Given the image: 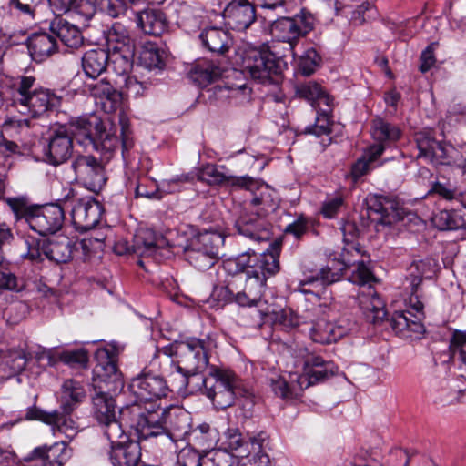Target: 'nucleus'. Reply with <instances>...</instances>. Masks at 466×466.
Segmentation results:
<instances>
[{"instance_id": "f257e3e1", "label": "nucleus", "mask_w": 466, "mask_h": 466, "mask_svg": "<svg viewBox=\"0 0 466 466\" xmlns=\"http://www.w3.org/2000/svg\"><path fill=\"white\" fill-rule=\"evenodd\" d=\"M343 233V239L346 243V248H343L339 258H334L332 266L327 265L316 273L307 277L300 282L301 291L304 293H313L314 291L306 289V286L320 290L324 286L331 285L340 279L343 271L353 266L354 268L349 278V281L359 286L357 297H352L358 302L360 309L363 311L366 318L378 324L382 321L387 312L385 310V304L379 297L377 292L372 288V283L376 282V278L370 269V268L363 262L355 264L350 258L352 250L359 253L356 248L354 239L357 236V228L353 223L346 222L341 227Z\"/></svg>"}, {"instance_id": "f03ea898", "label": "nucleus", "mask_w": 466, "mask_h": 466, "mask_svg": "<svg viewBox=\"0 0 466 466\" xmlns=\"http://www.w3.org/2000/svg\"><path fill=\"white\" fill-rule=\"evenodd\" d=\"M123 350L122 345L112 342L99 348L95 354L97 364L94 369L92 410L99 423L107 422L119 413L113 394L124 388L122 374L116 365Z\"/></svg>"}, {"instance_id": "7ed1b4c3", "label": "nucleus", "mask_w": 466, "mask_h": 466, "mask_svg": "<svg viewBox=\"0 0 466 466\" xmlns=\"http://www.w3.org/2000/svg\"><path fill=\"white\" fill-rule=\"evenodd\" d=\"M212 339L205 338L187 337L180 341H176L169 348L163 349L165 355L161 362L170 364L175 372L173 386L177 391L187 390L189 385H181V377L192 379L202 377L209 363V354L213 349Z\"/></svg>"}, {"instance_id": "20e7f679", "label": "nucleus", "mask_w": 466, "mask_h": 466, "mask_svg": "<svg viewBox=\"0 0 466 466\" xmlns=\"http://www.w3.org/2000/svg\"><path fill=\"white\" fill-rule=\"evenodd\" d=\"M139 440L161 438L165 444L187 443L191 431L190 417L182 410H167L153 405L152 410L141 412L136 424Z\"/></svg>"}, {"instance_id": "39448f33", "label": "nucleus", "mask_w": 466, "mask_h": 466, "mask_svg": "<svg viewBox=\"0 0 466 466\" xmlns=\"http://www.w3.org/2000/svg\"><path fill=\"white\" fill-rule=\"evenodd\" d=\"M279 253L280 244L277 241L270 243L259 256L253 252L255 263L247 269L243 286L235 295V302L238 305L253 307L261 301L267 279L279 271Z\"/></svg>"}, {"instance_id": "423d86ee", "label": "nucleus", "mask_w": 466, "mask_h": 466, "mask_svg": "<svg viewBox=\"0 0 466 466\" xmlns=\"http://www.w3.org/2000/svg\"><path fill=\"white\" fill-rule=\"evenodd\" d=\"M181 379V385H189L186 391L200 390L218 410L231 407L241 391L240 380L233 371L214 365L209 367L207 376Z\"/></svg>"}, {"instance_id": "0eeeda50", "label": "nucleus", "mask_w": 466, "mask_h": 466, "mask_svg": "<svg viewBox=\"0 0 466 466\" xmlns=\"http://www.w3.org/2000/svg\"><path fill=\"white\" fill-rule=\"evenodd\" d=\"M406 280L410 289L409 309L395 311L390 319V326L401 338L420 339L425 331L421 319L431 291L418 277L406 278Z\"/></svg>"}, {"instance_id": "6e6552de", "label": "nucleus", "mask_w": 466, "mask_h": 466, "mask_svg": "<svg viewBox=\"0 0 466 466\" xmlns=\"http://www.w3.org/2000/svg\"><path fill=\"white\" fill-rule=\"evenodd\" d=\"M76 139L85 148H92L100 152L105 158L109 159L113 153L122 148V157L127 158V151L132 147L133 142L124 133L120 140L116 134L106 130L101 121L96 117H77L73 123Z\"/></svg>"}, {"instance_id": "1a4fd4ad", "label": "nucleus", "mask_w": 466, "mask_h": 466, "mask_svg": "<svg viewBox=\"0 0 466 466\" xmlns=\"http://www.w3.org/2000/svg\"><path fill=\"white\" fill-rule=\"evenodd\" d=\"M235 64L243 74L261 84H278L284 67L282 59L275 54L255 47L238 48Z\"/></svg>"}, {"instance_id": "9d476101", "label": "nucleus", "mask_w": 466, "mask_h": 466, "mask_svg": "<svg viewBox=\"0 0 466 466\" xmlns=\"http://www.w3.org/2000/svg\"><path fill=\"white\" fill-rule=\"evenodd\" d=\"M34 76H21L15 86L14 102L21 114L38 117L60 106V97L48 89L34 88Z\"/></svg>"}, {"instance_id": "9b49d317", "label": "nucleus", "mask_w": 466, "mask_h": 466, "mask_svg": "<svg viewBox=\"0 0 466 466\" xmlns=\"http://www.w3.org/2000/svg\"><path fill=\"white\" fill-rule=\"evenodd\" d=\"M225 238L218 232L204 231L187 238L185 243H178L185 258L198 270L210 268L219 258Z\"/></svg>"}, {"instance_id": "f8f14e48", "label": "nucleus", "mask_w": 466, "mask_h": 466, "mask_svg": "<svg viewBox=\"0 0 466 466\" xmlns=\"http://www.w3.org/2000/svg\"><path fill=\"white\" fill-rule=\"evenodd\" d=\"M418 158L432 165L451 166L465 173L466 158L452 145L436 140L427 133L416 135Z\"/></svg>"}, {"instance_id": "ddd939ff", "label": "nucleus", "mask_w": 466, "mask_h": 466, "mask_svg": "<svg viewBox=\"0 0 466 466\" xmlns=\"http://www.w3.org/2000/svg\"><path fill=\"white\" fill-rule=\"evenodd\" d=\"M76 118L70 120L68 125H61L50 129L43 147V159L52 166H59L66 162L73 153V138L76 137L72 123Z\"/></svg>"}, {"instance_id": "4468645a", "label": "nucleus", "mask_w": 466, "mask_h": 466, "mask_svg": "<svg viewBox=\"0 0 466 466\" xmlns=\"http://www.w3.org/2000/svg\"><path fill=\"white\" fill-rule=\"evenodd\" d=\"M66 211H70L75 228L83 233L93 229L102 217V207L91 198H78L69 194L64 198Z\"/></svg>"}, {"instance_id": "2eb2a0df", "label": "nucleus", "mask_w": 466, "mask_h": 466, "mask_svg": "<svg viewBox=\"0 0 466 466\" xmlns=\"http://www.w3.org/2000/svg\"><path fill=\"white\" fill-rule=\"evenodd\" d=\"M128 388L136 398V402H151V408L148 410H152V406L156 405L154 402L167 397L170 391L167 382L162 376L147 370L134 377Z\"/></svg>"}, {"instance_id": "dca6fc26", "label": "nucleus", "mask_w": 466, "mask_h": 466, "mask_svg": "<svg viewBox=\"0 0 466 466\" xmlns=\"http://www.w3.org/2000/svg\"><path fill=\"white\" fill-rule=\"evenodd\" d=\"M64 198L56 203L36 207L27 215L28 227L41 236L55 235L65 221Z\"/></svg>"}, {"instance_id": "f3484780", "label": "nucleus", "mask_w": 466, "mask_h": 466, "mask_svg": "<svg viewBox=\"0 0 466 466\" xmlns=\"http://www.w3.org/2000/svg\"><path fill=\"white\" fill-rule=\"evenodd\" d=\"M314 16L308 11L301 10L292 17H280L272 25V32L282 42L294 44L302 36L309 33L314 27Z\"/></svg>"}, {"instance_id": "a211bd4d", "label": "nucleus", "mask_w": 466, "mask_h": 466, "mask_svg": "<svg viewBox=\"0 0 466 466\" xmlns=\"http://www.w3.org/2000/svg\"><path fill=\"white\" fill-rule=\"evenodd\" d=\"M75 180L90 191H100L106 182L105 168L93 156L81 155L71 163Z\"/></svg>"}, {"instance_id": "6ab92c4d", "label": "nucleus", "mask_w": 466, "mask_h": 466, "mask_svg": "<svg viewBox=\"0 0 466 466\" xmlns=\"http://www.w3.org/2000/svg\"><path fill=\"white\" fill-rule=\"evenodd\" d=\"M24 419L26 420H40L51 425L54 431H57L63 433L69 441L73 440L78 432L76 422L70 417V414H66L63 410L61 412L58 410L46 412L36 406H33L25 410Z\"/></svg>"}, {"instance_id": "aec40b11", "label": "nucleus", "mask_w": 466, "mask_h": 466, "mask_svg": "<svg viewBox=\"0 0 466 466\" xmlns=\"http://www.w3.org/2000/svg\"><path fill=\"white\" fill-rule=\"evenodd\" d=\"M72 456L65 441L35 447L25 457L31 466H63Z\"/></svg>"}, {"instance_id": "412c9836", "label": "nucleus", "mask_w": 466, "mask_h": 466, "mask_svg": "<svg viewBox=\"0 0 466 466\" xmlns=\"http://www.w3.org/2000/svg\"><path fill=\"white\" fill-rule=\"evenodd\" d=\"M225 25L232 30L245 31L256 21V6L248 0H231L223 10Z\"/></svg>"}, {"instance_id": "4be33fe9", "label": "nucleus", "mask_w": 466, "mask_h": 466, "mask_svg": "<svg viewBox=\"0 0 466 466\" xmlns=\"http://www.w3.org/2000/svg\"><path fill=\"white\" fill-rule=\"evenodd\" d=\"M234 227L239 235L257 242L268 241L271 236L268 224L258 211L242 212L236 218Z\"/></svg>"}, {"instance_id": "5701e85b", "label": "nucleus", "mask_w": 466, "mask_h": 466, "mask_svg": "<svg viewBox=\"0 0 466 466\" xmlns=\"http://www.w3.org/2000/svg\"><path fill=\"white\" fill-rule=\"evenodd\" d=\"M354 324L348 319H339L336 322L319 319L309 329V337L319 344H330L346 336Z\"/></svg>"}, {"instance_id": "b1692460", "label": "nucleus", "mask_w": 466, "mask_h": 466, "mask_svg": "<svg viewBox=\"0 0 466 466\" xmlns=\"http://www.w3.org/2000/svg\"><path fill=\"white\" fill-rule=\"evenodd\" d=\"M369 216L377 224L391 226L401 218L398 204L394 200L383 197L373 196L368 199Z\"/></svg>"}, {"instance_id": "393cba45", "label": "nucleus", "mask_w": 466, "mask_h": 466, "mask_svg": "<svg viewBox=\"0 0 466 466\" xmlns=\"http://www.w3.org/2000/svg\"><path fill=\"white\" fill-rule=\"evenodd\" d=\"M87 88L95 97L96 104L100 106L105 113L111 114L119 106L122 99L121 93L114 87L109 80L101 79L88 84Z\"/></svg>"}, {"instance_id": "a878e982", "label": "nucleus", "mask_w": 466, "mask_h": 466, "mask_svg": "<svg viewBox=\"0 0 466 466\" xmlns=\"http://www.w3.org/2000/svg\"><path fill=\"white\" fill-rule=\"evenodd\" d=\"M167 241L162 236H158L150 228L138 229L134 238L132 244V251L138 257H152L160 253L165 248Z\"/></svg>"}, {"instance_id": "bb28decb", "label": "nucleus", "mask_w": 466, "mask_h": 466, "mask_svg": "<svg viewBox=\"0 0 466 466\" xmlns=\"http://www.w3.org/2000/svg\"><path fill=\"white\" fill-rule=\"evenodd\" d=\"M49 5L57 16L70 14L79 22H88L96 14V5L90 0H48Z\"/></svg>"}, {"instance_id": "cd10ccee", "label": "nucleus", "mask_w": 466, "mask_h": 466, "mask_svg": "<svg viewBox=\"0 0 466 466\" xmlns=\"http://www.w3.org/2000/svg\"><path fill=\"white\" fill-rule=\"evenodd\" d=\"M198 179L209 185H218L225 183L226 181H230L232 185L248 190H252L253 187H257V182L251 177L243 176L228 177L220 171L218 166L213 164H207L203 166L198 173Z\"/></svg>"}, {"instance_id": "c85d7f7f", "label": "nucleus", "mask_w": 466, "mask_h": 466, "mask_svg": "<svg viewBox=\"0 0 466 466\" xmlns=\"http://www.w3.org/2000/svg\"><path fill=\"white\" fill-rule=\"evenodd\" d=\"M198 38L205 48L217 55H225L233 46L230 33L222 27H208L199 34Z\"/></svg>"}, {"instance_id": "c756f323", "label": "nucleus", "mask_w": 466, "mask_h": 466, "mask_svg": "<svg viewBox=\"0 0 466 466\" xmlns=\"http://www.w3.org/2000/svg\"><path fill=\"white\" fill-rule=\"evenodd\" d=\"M251 261L255 262V257L251 255L250 249L224 260L221 271L225 275V279L242 288L247 269L252 266Z\"/></svg>"}, {"instance_id": "7c9ffc66", "label": "nucleus", "mask_w": 466, "mask_h": 466, "mask_svg": "<svg viewBox=\"0 0 466 466\" xmlns=\"http://www.w3.org/2000/svg\"><path fill=\"white\" fill-rule=\"evenodd\" d=\"M337 368L332 361L324 360L320 356L308 355L304 361V377L309 387L333 375Z\"/></svg>"}, {"instance_id": "2f4dec72", "label": "nucleus", "mask_w": 466, "mask_h": 466, "mask_svg": "<svg viewBox=\"0 0 466 466\" xmlns=\"http://www.w3.org/2000/svg\"><path fill=\"white\" fill-rule=\"evenodd\" d=\"M137 26L145 34L159 36L167 29L166 15L159 10L146 9L135 15Z\"/></svg>"}, {"instance_id": "473e14b6", "label": "nucleus", "mask_w": 466, "mask_h": 466, "mask_svg": "<svg viewBox=\"0 0 466 466\" xmlns=\"http://www.w3.org/2000/svg\"><path fill=\"white\" fill-rule=\"evenodd\" d=\"M27 360L26 353L21 348H0V378L8 379L20 373L25 368Z\"/></svg>"}, {"instance_id": "72a5a7b5", "label": "nucleus", "mask_w": 466, "mask_h": 466, "mask_svg": "<svg viewBox=\"0 0 466 466\" xmlns=\"http://www.w3.org/2000/svg\"><path fill=\"white\" fill-rule=\"evenodd\" d=\"M73 245L66 235H56L44 241L45 258L56 263H66L72 257Z\"/></svg>"}, {"instance_id": "f704fd0d", "label": "nucleus", "mask_w": 466, "mask_h": 466, "mask_svg": "<svg viewBox=\"0 0 466 466\" xmlns=\"http://www.w3.org/2000/svg\"><path fill=\"white\" fill-rule=\"evenodd\" d=\"M140 458L141 448L136 441L131 440L110 448L109 460L113 466H137Z\"/></svg>"}, {"instance_id": "c9c22d12", "label": "nucleus", "mask_w": 466, "mask_h": 466, "mask_svg": "<svg viewBox=\"0 0 466 466\" xmlns=\"http://www.w3.org/2000/svg\"><path fill=\"white\" fill-rule=\"evenodd\" d=\"M50 30L69 48H79L84 43V37L78 27L60 16H56L51 22Z\"/></svg>"}, {"instance_id": "e433bc0d", "label": "nucleus", "mask_w": 466, "mask_h": 466, "mask_svg": "<svg viewBox=\"0 0 466 466\" xmlns=\"http://www.w3.org/2000/svg\"><path fill=\"white\" fill-rule=\"evenodd\" d=\"M28 50L35 61L46 60L57 50L55 35L46 32L33 34L28 38Z\"/></svg>"}, {"instance_id": "4c0bfd02", "label": "nucleus", "mask_w": 466, "mask_h": 466, "mask_svg": "<svg viewBox=\"0 0 466 466\" xmlns=\"http://www.w3.org/2000/svg\"><path fill=\"white\" fill-rule=\"evenodd\" d=\"M433 226L440 230L466 231V207L461 206L458 209H443L434 214L431 218Z\"/></svg>"}, {"instance_id": "58836bf2", "label": "nucleus", "mask_w": 466, "mask_h": 466, "mask_svg": "<svg viewBox=\"0 0 466 466\" xmlns=\"http://www.w3.org/2000/svg\"><path fill=\"white\" fill-rule=\"evenodd\" d=\"M304 377H299L298 373H289V380L283 376L277 380H271V387L274 393L282 399L298 397L302 390L309 388Z\"/></svg>"}, {"instance_id": "ea45409f", "label": "nucleus", "mask_w": 466, "mask_h": 466, "mask_svg": "<svg viewBox=\"0 0 466 466\" xmlns=\"http://www.w3.org/2000/svg\"><path fill=\"white\" fill-rule=\"evenodd\" d=\"M218 441L219 433L218 430L204 422L191 430L187 444L195 446L201 451H208L215 449Z\"/></svg>"}, {"instance_id": "a19ab883", "label": "nucleus", "mask_w": 466, "mask_h": 466, "mask_svg": "<svg viewBox=\"0 0 466 466\" xmlns=\"http://www.w3.org/2000/svg\"><path fill=\"white\" fill-rule=\"evenodd\" d=\"M109 59L110 56L107 50L90 49L82 56V68L86 76L96 79L106 70Z\"/></svg>"}, {"instance_id": "79ce46f5", "label": "nucleus", "mask_w": 466, "mask_h": 466, "mask_svg": "<svg viewBox=\"0 0 466 466\" xmlns=\"http://www.w3.org/2000/svg\"><path fill=\"white\" fill-rule=\"evenodd\" d=\"M85 390L79 381L66 380L61 388L60 408L66 414L73 410L83 401Z\"/></svg>"}, {"instance_id": "37998d69", "label": "nucleus", "mask_w": 466, "mask_h": 466, "mask_svg": "<svg viewBox=\"0 0 466 466\" xmlns=\"http://www.w3.org/2000/svg\"><path fill=\"white\" fill-rule=\"evenodd\" d=\"M107 51L135 50V41L129 30L120 23H114L106 33Z\"/></svg>"}, {"instance_id": "c03bdc74", "label": "nucleus", "mask_w": 466, "mask_h": 466, "mask_svg": "<svg viewBox=\"0 0 466 466\" xmlns=\"http://www.w3.org/2000/svg\"><path fill=\"white\" fill-rule=\"evenodd\" d=\"M385 150L382 144H373L370 146L363 153L360 158L352 166L351 174L354 178H360L365 175L370 168L375 167V163L381 157Z\"/></svg>"}, {"instance_id": "a18cd8bd", "label": "nucleus", "mask_w": 466, "mask_h": 466, "mask_svg": "<svg viewBox=\"0 0 466 466\" xmlns=\"http://www.w3.org/2000/svg\"><path fill=\"white\" fill-rule=\"evenodd\" d=\"M222 74L219 66L209 61H199L190 70V78L199 86L205 87Z\"/></svg>"}, {"instance_id": "49530a36", "label": "nucleus", "mask_w": 466, "mask_h": 466, "mask_svg": "<svg viewBox=\"0 0 466 466\" xmlns=\"http://www.w3.org/2000/svg\"><path fill=\"white\" fill-rule=\"evenodd\" d=\"M221 445L223 451L228 454L232 453L236 457H248L249 455L248 442L238 429H228L225 432Z\"/></svg>"}, {"instance_id": "de8ad7c7", "label": "nucleus", "mask_w": 466, "mask_h": 466, "mask_svg": "<svg viewBox=\"0 0 466 466\" xmlns=\"http://www.w3.org/2000/svg\"><path fill=\"white\" fill-rule=\"evenodd\" d=\"M371 136L374 140L381 144L383 142H395L400 137V129L382 118H376L372 121Z\"/></svg>"}, {"instance_id": "09e8293b", "label": "nucleus", "mask_w": 466, "mask_h": 466, "mask_svg": "<svg viewBox=\"0 0 466 466\" xmlns=\"http://www.w3.org/2000/svg\"><path fill=\"white\" fill-rule=\"evenodd\" d=\"M241 287L224 279L223 284L215 285L210 295V299L215 304L213 307L222 308L228 303L235 302V295Z\"/></svg>"}, {"instance_id": "8fccbe9b", "label": "nucleus", "mask_w": 466, "mask_h": 466, "mask_svg": "<svg viewBox=\"0 0 466 466\" xmlns=\"http://www.w3.org/2000/svg\"><path fill=\"white\" fill-rule=\"evenodd\" d=\"M108 66L118 76H126L133 67L135 50L108 51Z\"/></svg>"}, {"instance_id": "3c124183", "label": "nucleus", "mask_w": 466, "mask_h": 466, "mask_svg": "<svg viewBox=\"0 0 466 466\" xmlns=\"http://www.w3.org/2000/svg\"><path fill=\"white\" fill-rule=\"evenodd\" d=\"M250 445L252 450L251 464L253 466H268L270 464V458L266 451L268 445L266 434L261 432L250 438Z\"/></svg>"}, {"instance_id": "603ef678", "label": "nucleus", "mask_w": 466, "mask_h": 466, "mask_svg": "<svg viewBox=\"0 0 466 466\" xmlns=\"http://www.w3.org/2000/svg\"><path fill=\"white\" fill-rule=\"evenodd\" d=\"M450 350L452 358L460 361L459 369L461 371V376L466 379V330L454 331L451 340Z\"/></svg>"}, {"instance_id": "864d4df0", "label": "nucleus", "mask_w": 466, "mask_h": 466, "mask_svg": "<svg viewBox=\"0 0 466 466\" xmlns=\"http://www.w3.org/2000/svg\"><path fill=\"white\" fill-rule=\"evenodd\" d=\"M166 57V52L153 43H147L140 55L141 63L149 69L162 68Z\"/></svg>"}, {"instance_id": "5fc2aeb1", "label": "nucleus", "mask_w": 466, "mask_h": 466, "mask_svg": "<svg viewBox=\"0 0 466 466\" xmlns=\"http://www.w3.org/2000/svg\"><path fill=\"white\" fill-rule=\"evenodd\" d=\"M177 15V24L186 31H193L198 28L201 22V17L194 13L191 6L186 4H180L175 9Z\"/></svg>"}, {"instance_id": "6e6d98bb", "label": "nucleus", "mask_w": 466, "mask_h": 466, "mask_svg": "<svg viewBox=\"0 0 466 466\" xmlns=\"http://www.w3.org/2000/svg\"><path fill=\"white\" fill-rule=\"evenodd\" d=\"M100 424L104 426V434L110 443V448L131 441L124 431L122 424L117 420V417L107 422H101Z\"/></svg>"}, {"instance_id": "4d7b16f0", "label": "nucleus", "mask_w": 466, "mask_h": 466, "mask_svg": "<svg viewBox=\"0 0 466 466\" xmlns=\"http://www.w3.org/2000/svg\"><path fill=\"white\" fill-rule=\"evenodd\" d=\"M44 241H46V239H38L31 236L25 238V247L21 257L32 262L42 261L45 257Z\"/></svg>"}, {"instance_id": "13d9d810", "label": "nucleus", "mask_w": 466, "mask_h": 466, "mask_svg": "<svg viewBox=\"0 0 466 466\" xmlns=\"http://www.w3.org/2000/svg\"><path fill=\"white\" fill-rule=\"evenodd\" d=\"M331 131L329 109H323V112H317L316 121L313 125L305 127L304 133L314 135L317 137L328 136Z\"/></svg>"}, {"instance_id": "bf43d9fd", "label": "nucleus", "mask_w": 466, "mask_h": 466, "mask_svg": "<svg viewBox=\"0 0 466 466\" xmlns=\"http://www.w3.org/2000/svg\"><path fill=\"white\" fill-rule=\"evenodd\" d=\"M436 262L432 258H425L413 262L408 268L407 278L418 277L422 281L423 279H430L435 272Z\"/></svg>"}, {"instance_id": "052dcab7", "label": "nucleus", "mask_w": 466, "mask_h": 466, "mask_svg": "<svg viewBox=\"0 0 466 466\" xmlns=\"http://www.w3.org/2000/svg\"><path fill=\"white\" fill-rule=\"evenodd\" d=\"M42 0H9L10 10L16 15L33 19L37 5Z\"/></svg>"}, {"instance_id": "680f3d73", "label": "nucleus", "mask_w": 466, "mask_h": 466, "mask_svg": "<svg viewBox=\"0 0 466 466\" xmlns=\"http://www.w3.org/2000/svg\"><path fill=\"white\" fill-rule=\"evenodd\" d=\"M320 56L313 48H309L301 55L298 61V68L304 76L311 75L318 67Z\"/></svg>"}, {"instance_id": "e2e57ef3", "label": "nucleus", "mask_w": 466, "mask_h": 466, "mask_svg": "<svg viewBox=\"0 0 466 466\" xmlns=\"http://www.w3.org/2000/svg\"><path fill=\"white\" fill-rule=\"evenodd\" d=\"M2 199L6 202L18 220L24 219L27 224V215L35 209V206H28L25 198H3Z\"/></svg>"}, {"instance_id": "0e129e2a", "label": "nucleus", "mask_w": 466, "mask_h": 466, "mask_svg": "<svg viewBox=\"0 0 466 466\" xmlns=\"http://www.w3.org/2000/svg\"><path fill=\"white\" fill-rule=\"evenodd\" d=\"M193 174H181L170 179L163 180L159 186L160 192L172 194L182 189L185 183H191L194 180Z\"/></svg>"}, {"instance_id": "69168bd1", "label": "nucleus", "mask_w": 466, "mask_h": 466, "mask_svg": "<svg viewBox=\"0 0 466 466\" xmlns=\"http://www.w3.org/2000/svg\"><path fill=\"white\" fill-rule=\"evenodd\" d=\"M129 0H98L97 4L102 12L112 18L123 15L127 9Z\"/></svg>"}, {"instance_id": "338daca9", "label": "nucleus", "mask_w": 466, "mask_h": 466, "mask_svg": "<svg viewBox=\"0 0 466 466\" xmlns=\"http://www.w3.org/2000/svg\"><path fill=\"white\" fill-rule=\"evenodd\" d=\"M202 466H231L230 456L221 449L209 450L202 457Z\"/></svg>"}, {"instance_id": "774afa93", "label": "nucleus", "mask_w": 466, "mask_h": 466, "mask_svg": "<svg viewBox=\"0 0 466 466\" xmlns=\"http://www.w3.org/2000/svg\"><path fill=\"white\" fill-rule=\"evenodd\" d=\"M25 289V281L9 271L0 269V289L20 292Z\"/></svg>"}]
</instances>
